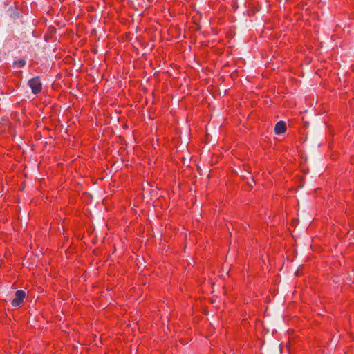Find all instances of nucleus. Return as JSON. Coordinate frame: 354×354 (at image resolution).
<instances>
[{
	"mask_svg": "<svg viewBox=\"0 0 354 354\" xmlns=\"http://www.w3.org/2000/svg\"><path fill=\"white\" fill-rule=\"evenodd\" d=\"M28 86L34 94L40 93L41 90V82L39 77H35L28 81Z\"/></svg>",
	"mask_w": 354,
	"mask_h": 354,
	"instance_id": "f257e3e1",
	"label": "nucleus"
},
{
	"mask_svg": "<svg viewBox=\"0 0 354 354\" xmlns=\"http://www.w3.org/2000/svg\"><path fill=\"white\" fill-rule=\"evenodd\" d=\"M26 292L22 290H19L15 292V298L12 300L11 304L14 307H17L24 303V299L26 297Z\"/></svg>",
	"mask_w": 354,
	"mask_h": 354,
	"instance_id": "f03ea898",
	"label": "nucleus"
},
{
	"mask_svg": "<svg viewBox=\"0 0 354 354\" xmlns=\"http://www.w3.org/2000/svg\"><path fill=\"white\" fill-rule=\"evenodd\" d=\"M286 131V122L283 121H279L278 122L274 127V131L276 134L280 135L281 133H283Z\"/></svg>",
	"mask_w": 354,
	"mask_h": 354,
	"instance_id": "7ed1b4c3",
	"label": "nucleus"
},
{
	"mask_svg": "<svg viewBox=\"0 0 354 354\" xmlns=\"http://www.w3.org/2000/svg\"><path fill=\"white\" fill-rule=\"evenodd\" d=\"M15 66L17 68H22L26 64V61L24 59H19L14 62Z\"/></svg>",
	"mask_w": 354,
	"mask_h": 354,
	"instance_id": "20e7f679",
	"label": "nucleus"
}]
</instances>
